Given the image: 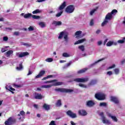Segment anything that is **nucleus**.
<instances>
[{
  "label": "nucleus",
  "mask_w": 125,
  "mask_h": 125,
  "mask_svg": "<svg viewBox=\"0 0 125 125\" xmlns=\"http://www.w3.org/2000/svg\"><path fill=\"white\" fill-rule=\"evenodd\" d=\"M118 13V10L116 9H113L111 12L108 13L107 15L105 16V19L104 21L102 23V26L104 27L105 25L108 24V22L110 20L113 19V16H115Z\"/></svg>",
  "instance_id": "nucleus-1"
},
{
  "label": "nucleus",
  "mask_w": 125,
  "mask_h": 125,
  "mask_svg": "<svg viewBox=\"0 0 125 125\" xmlns=\"http://www.w3.org/2000/svg\"><path fill=\"white\" fill-rule=\"evenodd\" d=\"M63 37L64 40V42H69V37H68V34H67L65 31L60 32L58 37V39H62Z\"/></svg>",
  "instance_id": "nucleus-2"
},
{
  "label": "nucleus",
  "mask_w": 125,
  "mask_h": 125,
  "mask_svg": "<svg viewBox=\"0 0 125 125\" xmlns=\"http://www.w3.org/2000/svg\"><path fill=\"white\" fill-rule=\"evenodd\" d=\"M66 3L64 1L60 6L59 9L61 12L56 14V17H60V16L62 15V13H63V10L65 7H66Z\"/></svg>",
  "instance_id": "nucleus-3"
},
{
  "label": "nucleus",
  "mask_w": 125,
  "mask_h": 125,
  "mask_svg": "<svg viewBox=\"0 0 125 125\" xmlns=\"http://www.w3.org/2000/svg\"><path fill=\"white\" fill-rule=\"evenodd\" d=\"M89 78L88 77H86L85 78H75L73 81L76 83H86V82H88Z\"/></svg>",
  "instance_id": "nucleus-4"
},
{
  "label": "nucleus",
  "mask_w": 125,
  "mask_h": 125,
  "mask_svg": "<svg viewBox=\"0 0 125 125\" xmlns=\"http://www.w3.org/2000/svg\"><path fill=\"white\" fill-rule=\"evenodd\" d=\"M95 97L98 100H104L106 98V95L103 93H98L95 94Z\"/></svg>",
  "instance_id": "nucleus-5"
},
{
  "label": "nucleus",
  "mask_w": 125,
  "mask_h": 125,
  "mask_svg": "<svg viewBox=\"0 0 125 125\" xmlns=\"http://www.w3.org/2000/svg\"><path fill=\"white\" fill-rule=\"evenodd\" d=\"M75 10V6L73 5H70L68 6L66 9H65V12L66 13H73L74 12V11Z\"/></svg>",
  "instance_id": "nucleus-6"
},
{
  "label": "nucleus",
  "mask_w": 125,
  "mask_h": 125,
  "mask_svg": "<svg viewBox=\"0 0 125 125\" xmlns=\"http://www.w3.org/2000/svg\"><path fill=\"white\" fill-rule=\"evenodd\" d=\"M55 91H59L60 92H73V90L71 89H65V88H57L55 89Z\"/></svg>",
  "instance_id": "nucleus-7"
},
{
  "label": "nucleus",
  "mask_w": 125,
  "mask_h": 125,
  "mask_svg": "<svg viewBox=\"0 0 125 125\" xmlns=\"http://www.w3.org/2000/svg\"><path fill=\"white\" fill-rule=\"evenodd\" d=\"M66 115L72 118V119H76V118H78V115L77 114L72 112L71 110H68L66 112Z\"/></svg>",
  "instance_id": "nucleus-8"
},
{
  "label": "nucleus",
  "mask_w": 125,
  "mask_h": 125,
  "mask_svg": "<svg viewBox=\"0 0 125 125\" xmlns=\"http://www.w3.org/2000/svg\"><path fill=\"white\" fill-rule=\"evenodd\" d=\"M16 55L17 57H19V58H22V57H25V56H28L29 55V53L28 52H19L16 53Z\"/></svg>",
  "instance_id": "nucleus-9"
},
{
  "label": "nucleus",
  "mask_w": 125,
  "mask_h": 125,
  "mask_svg": "<svg viewBox=\"0 0 125 125\" xmlns=\"http://www.w3.org/2000/svg\"><path fill=\"white\" fill-rule=\"evenodd\" d=\"M51 85L52 86H57L58 85H61L62 84V82H58L56 80H51Z\"/></svg>",
  "instance_id": "nucleus-10"
},
{
  "label": "nucleus",
  "mask_w": 125,
  "mask_h": 125,
  "mask_svg": "<svg viewBox=\"0 0 125 125\" xmlns=\"http://www.w3.org/2000/svg\"><path fill=\"white\" fill-rule=\"evenodd\" d=\"M82 34H83V32L81 30L76 31L75 33L76 39H82L83 37V36L82 35Z\"/></svg>",
  "instance_id": "nucleus-11"
},
{
  "label": "nucleus",
  "mask_w": 125,
  "mask_h": 125,
  "mask_svg": "<svg viewBox=\"0 0 125 125\" xmlns=\"http://www.w3.org/2000/svg\"><path fill=\"white\" fill-rule=\"evenodd\" d=\"M106 115L109 118H111V119H112V121H113V122H115V123H118V118H117V117L112 115V114L109 112H107Z\"/></svg>",
  "instance_id": "nucleus-12"
},
{
  "label": "nucleus",
  "mask_w": 125,
  "mask_h": 125,
  "mask_svg": "<svg viewBox=\"0 0 125 125\" xmlns=\"http://www.w3.org/2000/svg\"><path fill=\"white\" fill-rule=\"evenodd\" d=\"M14 123V120H13L11 117L9 118L4 123L5 125H11Z\"/></svg>",
  "instance_id": "nucleus-13"
},
{
  "label": "nucleus",
  "mask_w": 125,
  "mask_h": 125,
  "mask_svg": "<svg viewBox=\"0 0 125 125\" xmlns=\"http://www.w3.org/2000/svg\"><path fill=\"white\" fill-rule=\"evenodd\" d=\"M5 88L7 90H9L12 93V94H14V92L15 91V89L12 88V87L10 85H7L5 86Z\"/></svg>",
  "instance_id": "nucleus-14"
},
{
  "label": "nucleus",
  "mask_w": 125,
  "mask_h": 125,
  "mask_svg": "<svg viewBox=\"0 0 125 125\" xmlns=\"http://www.w3.org/2000/svg\"><path fill=\"white\" fill-rule=\"evenodd\" d=\"M102 121L103 123L104 124V125H110V124H111V121L107 119V118H106L105 117H103V118H102Z\"/></svg>",
  "instance_id": "nucleus-15"
},
{
  "label": "nucleus",
  "mask_w": 125,
  "mask_h": 125,
  "mask_svg": "<svg viewBox=\"0 0 125 125\" xmlns=\"http://www.w3.org/2000/svg\"><path fill=\"white\" fill-rule=\"evenodd\" d=\"M34 95L35 99H42L43 98V96L42 95V94L35 93Z\"/></svg>",
  "instance_id": "nucleus-16"
},
{
  "label": "nucleus",
  "mask_w": 125,
  "mask_h": 125,
  "mask_svg": "<svg viewBox=\"0 0 125 125\" xmlns=\"http://www.w3.org/2000/svg\"><path fill=\"white\" fill-rule=\"evenodd\" d=\"M78 114L80 115V116H86L87 115V112L83 109L80 110L78 111Z\"/></svg>",
  "instance_id": "nucleus-17"
},
{
  "label": "nucleus",
  "mask_w": 125,
  "mask_h": 125,
  "mask_svg": "<svg viewBox=\"0 0 125 125\" xmlns=\"http://www.w3.org/2000/svg\"><path fill=\"white\" fill-rule=\"evenodd\" d=\"M45 74V71L44 70H41L39 74L37 75L35 77V79H40V78H41V77H42L43 75Z\"/></svg>",
  "instance_id": "nucleus-18"
},
{
  "label": "nucleus",
  "mask_w": 125,
  "mask_h": 125,
  "mask_svg": "<svg viewBox=\"0 0 125 125\" xmlns=\"http://www.w3.org/2000/svg\"><path fill=\"white\" fill-rule=\"evenodd\" d=\"M110 99L112 102H114L115 104L119 103V99L116 97H111Z\"/></svg>",
  "instance_id": "nucleus-19"
},
{
  "label": "nucleus",
  "mask_w": 125,
  "mask_h": 125,
  "mask_svg": "<svg viewBox=\"0 0 125 125\" xmlns=\"http://www.w3.org/2000/svg\"><path fill=\"white\" fill-rule=\"evenodd\" d=\"M95 104L94 102L92 101H88L86 102V105L88 107H92V106H94Z\"/></svg>",
  "instance_id": "nucleus-20"
},
{
  "label": "nucleus",
  "mask_w": 125,
  "mask_h": 125,
  "mask_svg": "<svg viewBox=\"0 0 125 125\" xmlns=\"http://www.w3.org/2000/svg\"><path fill=\"white\" fill-rule=\"evenodd\" d=\"M38 25L41 28H44L46 27V23L44 21H39Z\"/></svg>",
  "instance_id": "nucleus-21"
},
{
  "label": "nucleus",
  "mask_w": 125,
  "mask_h": 125,
  "mask_svg": "<svg viewBox=\"0 0 125 125\" xmlns=\"http://www.w3.org/2000/svg\"><path fill=\"white\" fill-rule=\"evenodd\" d=\"M86 41V40L84 38V39H80L77 41H76L75 43L74 44H80V43H83V42H85Z\"/></svg>",
  "instance_id": "nucleus-22"
},
{
  "label": "nucleus",
  "mask_w": 125,
  "mask_h": 125,
  "mask_svg": "<svg viewBox=\"0 0 125 125\" xmlns=\"http://www.w3.org/2000/svg\"><path fill=\"white\" fill-rule=\"evenodd\" d=\"M112 45H117V42L109 41L106 43V46H112Z\"/></svg>",
  "instance_id": "nucleus-23"
},
{
  "label": "nucleus",
  "mask_w": 125,
  "mask_h": 125,
  "mask_svg": "<svg viewBox=\"0 0 125 125\" xmlns=\"http://www.w3.org/2000/svg\"><path fill=\"white\" fill-rule=\"evenodd\" d=\"M125 37H124L122 38V40H119L117 41V44H118V43H119V44H123L125 43Z\"/></svg>",
  "instance_id": "nucleus-24"
},
{
  "label": "nucleus",
  "mask_w": 125,
  "mask_h": 125,
  "mask_svg": "<svg viewBox=\"0 0 125 125\" xmlns=\"http://www.w3.org/2000/svg\"><path fill=\"white\" fill-rule=\"evenodd\" d=\"M52 24L54 25L55 26H61L62 25V22L61 21H54Z\"/></svg>",
  "instance_id": "nucleus-25"
},
{
  "label": "nucleus",
  "mask_w": 125,
  "mask_h": 125,
  "mask_svg": "<svg viewBox=\"0 0 125 125\" xmlns=\"http://www.w3.org/2000/svg\"><path fill=\"white\" fill-rule=\"evenodd\" d=\"M6 55V57H9L11 55V54H13V51L9 50L5 53Z\"/></svg>",
  "instance_id": "nucleus-26"
},
{
  "label": "nucleus",
  "mask_w": 125,
  "mask_h": 125,
  "mask_svg": "<svg viewBox=\"0 0 125 125\" xmlns=\"http://www.w3.org/2000/svg\"><path fill=\"white\" fill-rule=\"evenodd\" d=\"M43 108L45 109V110H46L47 111H48L50 108V105L47 104H44L43 105Z\"/></svg>",
  "instance_id": "nucleus-27"
},
{
  "label": "nucleus",
  "mask_w": 125,
  "mask_h": 125,
  "mask_svg": "<svg viewBox=\"0 0 125 125\" xmlns=\"http://www.w3.org/2000/svg\"><path fill=\"white\" fill-rule=\"evenodd\" d=\"M87 70V68H84L79 70L77 73L78 74H83V73H84Z\"/></svg>",
  "instance_id": "nucleus-28"
},
{
  "label": "nucleus",
  "mask_w": 125,
  "mask_h": 125,
  "mask_svg": "<svg viewBox=\"0 0 125 125\" xmlns=\"http://www.w3.org/2000/svg\"><path fill=\"white\" fill-rule=\"evenodd\" d=\"M16 69L18 71H21L23 69L22 63H20L19 65L16 67Z\"/></svg>",
  "instance_id": "nucleus-29"
},
{
  "label": "nucleus",
  "mask_w": 125,
  "mask_h": 125,
  "mask_svg": "<svg viewBox=\"0 0 125 125\" xmlns=\"http://www.w3.org/2000/svg\"><path fill=\"white\" fill-rule=\"evenodd\" d=\"M52 85L51 84L49 85H43L41 86L42 88H50L51 87Z\"/></svg>",
  "instance_id": "nucleus-30"
},
{
  "label": "nucleus",
  "mask_w": 125,
  "mask_h": 125,
  "mask_svg": "<svg viewBox=\"0 0 125 125\" xmlns=\"http://www.w3.org/2000/svg\"><path fill=\"white\" fill-rule=\"evenodd\" d=\"M21 45H24L25 46H27V47H29V46H31L32 45L31 44H29L28 43H25V42H21Z\"/></svg>",
  "instance_id": "nucleus-31"
},
{
  "label": "nucleus",
  "mask_w": 125,
  "mask_h": 125,
  "mask_svg": "<svg viewBox=\"0 0 125 125\" xmlns=\"http://www.w3.org/2000/svg\"><path fill=\"white\" fill-rule=\"evenodd\" d=\"M63 57L68 58V57H71V55H70L68 53H63L62 54Z\"/></svg>",
  "instance_id": "nucleus-32"
},
{
  "label": "nucleus",
  "mask_w": 125,
  "mask_h": 125,
  "mask_svg": "<svg viewBox=\"0 0 125 125\" xmlns=\"http://www.w3.org/2000/svg\"><path fill=\"white\" fill-rule=\"evenodd\" d=\"M23 84H14L13 86L16 87V88H21V87H23Z\"/></svg>",
  "instance_id": "nucleus-33"
},
{
  "label": "nucleus",
  "mask_w": 125,
  "mask_h": 125,
  "mask_svg": "<svg viewBox=\"0 0 125 125\" xmlns=\"http://www.w3.org/2000/svg\"><path fill=\"white\" fill-rule=\"evenodd\" d=\"M97 9H98V7H97L96 8L93 9L90 12V15H93V14L94 13V12H95V11H96V10H97Z\"/></svg>",
  "instance_id": "nucleus-34"
},
{
  "label": "nucleus",
  "mask_w": 125,
  "mask_h": 125,
  "mask_svg": "<svg viewBox=\"0 0 125 125\" xmlns=\"http://www.w3.org/2000/svg\"><path fill=\"white\" fill-rule=\"evenodd\" d=\"M31 16H32V14L28 13L24 15V18H25L26 19H27L28 18H30V17H31Z\"/></svg>",
  "instance_id": "nucleus-35"
},
{
  "label": "nucleus",
  "mask_w": 125,
  "mask_h": 125,
  "mask_svg": "<svg viewBox=\"0 0 125 125\" xmlns=\"http://www.w3.org/2000/svg\"><path fill=\"white\" fill-rule=\"evenodd\" d=\"M114 72L115 75H119L120 74V69L119 68H115L114 69Z\"/></svg>",
  "instance_id": "nucleus-36"
},
{
  "label": "nucleus",
  "mask_w": 125,
  "mask_h": 125,
  "mask_svg": "<svg viewBox=\"0 0 125 125\" xmlns=\"http://www.w3.org/2000/svg\"><path fill=\"white\" fill-rule=\"evenodd\" d=\"M61 105H62L61 100H59L56 103V106H57V107H60V106H61Z\"/></svg>",
  "instance_id": "nucleus-37"
},
{
  "label": "nucleus",
  "mask_w": 125,
  "mask_h": 125,
  "mask_svg": "<svg viewBox=\"0 0 125 125\" xmlns=\"http://www.w3.org/2000/svg\"><path fill=\"white\" fill-rule=\"evenodd\" d=\"M42 11L40 9H36V10L32 12L33 14H37V13H40Z\"/></svg>",
  "instance_id": "nucleus-38"
},
{
  "label": "nucleus",
  "mask_w": 125,
  "mask_h": 125,
  "mask_svg": "<svg viewBox=\"0 0 125 125\" xmlns=\"http://www.w3.org/2000/svg\"><path fill=\"white\" fill-rule=\"evenodd\" d=\"M45 61H46V62H48L49 63H50L51 62H52V61H53V59H52V58H48L46 59Z\"/></svg>",
  "instance_id": "nucleus-39"
},
{
  "label": "nucleus",
  "mask_w": 125,
  "mask_h": 125,
  "mask_svg": "<svg viewBox=\"0 0 125 125\" xmlns=\"http://www.w3.org/2000/svg\"><path fill=\"white\" fill-rule=\"evenodd\" d=\"M79 86H80V87H83V88H86V87H87V86L84 84H83L82 83H80L79 84Z\"/></svg>",
  "instance_id": "nucleus-40"
},
{
  "label": "nucleus",
  "mask_w": 125,
  "mask_h": 125,
  "mask_svg": "<svg viewBox=\"0 0 125 125\" xmlns=\"http://www.w3.org/2000/svg\"><path fill=\"white\" fill-rule=\"evenodd\" d=\"M115 67H116V64H113L111 66L108 67L107 68V70H111V69H114V68H115Z\"/></svg>",
  "instance_id": "nucleus-41"
},
{
  "label": "nucleus",
  "mask_w": 125,
  "mask_h": 125,
  "mask_svg": "<svg viewBox=\"0 0 125 125\" xmlns=\"http://www.w3.org/2000/svg\"><path fill=\"white\" fill-rule=\"evenodd\" d=\"M107 106V104L106 103H101L100 104V107H106Z\"/></svg>",
  "instance_id": "nucleus-42"
},
{
  "label": "nucleus",
  "mask_w": 125,
  "mask_h": 125,
  "mask_svg": "<svg viewBox=\"0 0 125 125\" xmlns=\"http://www.w3.org/2000/svg\"><path fill=\"white\" fill-rule=\"evenodd\" d=\"M31 16L33 19H40V18H41V17H40V16L32 15Z\"/></svg>",
  "instance_id": "nucleus-43"
},
{
  "label": "nucleus",
  "mask_w": 125,
  "mask_h": 125,
  "mask_svg": "<svg viewBox=\"0 0 125 125\" xmlns=\"http://www.w3.org/2000/svg\"><path fill=\"white\" fill-rule=\"evenodd\" d=\"M79 49L82 50V51H84V46L83 45H81L79 46Z\"/></svg>",
  "instance_id": "nucleus-44"
},
{
  "label": "nucleus",
  "mask_w": 125,
  "mask_h": 125,
  "mask_svg": "<svg viewBox=\"0 0 125 125\" xmlns=\"http://www.w3.org/2000/svg\"><path fill=\"white\" fill-rule=\"evenodd\" d=\"M100 61H102V59L99 60L97 61H96L94 63L91 64V66H94V65H96V64H97V63H99V62H100Z\"/></svg>",
  "instance_id": "nucleus-45"
},
{
  "label": "nucleus",
  "mask_w": 125,
  "mask_h": 125,
  "mask_svg": "<svg viewBox=\"0 0 125 125\" xmlns=\"http://www.w3.org/2000/svg\"><path fill=\"white\" fill-rule=\"evenodd\" d=\"M28 30L29 32H32V31H34V30H35V28H34V26H30L28 27Z\"/></svg>",
  "instance_id": "nucleus-46"
},
{
  "label": "nucleus",
  "mask_w": 125,
  "mask_h": 125,
  "mask_svg": "<svg viewBox=\"0 0 125 125\" xmlns=\"http://www.w3.org/2000/svg\"><path fill=\"white\" fill-rule=\"evenodd\" d=\"M112 75H113V72L111 71H107L106 72V76H112Z\"/></svg>",
  "instance_id": "nucleus-47"
},
{
  "label": "nucleus",
  "mask_w": 125,
  "mask_h": 125,
  "mask_svg": "<svg viewBox=\"0 0 125 125\" xmlns=\"http://www.w3.org/2000/svg\"><path fill=\"white\" fill-rule=\"evenodd\" d=\"M20 115L23 117V116H25V112L24 111H21L20 114H18V116H20Z\"/></svg>",
  "instance_id": "nucleus-48"
},
{
  "label": "nucleus",
  "mask_w": 125,
  "mask_h": 125,
  "mask_svg": "<svg viewBox=\"0 0 125 125\" xmlns=\"http://www.w3.org/2000/svg\"><path fill=\"white\" fill-rule=\"evenodd\" d=\"M94 25V21L93 20H91L90 22V26H93Z\"/></svg>",
  "instance_id": "nucleus-49"
},
{
  "label": "nucleus",
  "mask_w": 125,
  "mask_h": 125,
  "mask_svg": "<svg viewBox=\"0 0 125 125\" xmlns=\"http://www.w3.org/2000/svg\"><path fill=\"white\" fill-rule=\"evenodd\" d=\"M11 30H12V28H9V27L6 28L4 29V31H6V32L11 31Z\"/></svg>",
  "instance_id": "nucleus-50"
},
{
  "label": "nucleus",
  "mask_w": 125,
  "mask_h": 125,
  "mask_svg": "<svg viewBox=\"0 0 125 125\" xmlns=\"http://www.w3.org/2000/svg\"><path fill=\"white\" fill-rule=\"evenodd\" d=\"M99 115L102 117V119H103V117H105L104 116V113L103 112H100Z\"/></svg>",
  "instance_id": "nucleus-51"
},
{
  "label": "nucleus",
  "mask_w": 125,
  "mask_h": 125,
  "mask_svg": "<svg viewBox=\"0 0 125 125\" xmlns=\"http://www.w3.org/2000/svg\"><path fill=\"white\" fill-rule=\"evenodd\" d=\"M3 41H4V42H7V41H8V37H4L3 38Z\"/></svg>",
  "instance_id": "nucleus-52"
},
{
  "label": "nucleus",
  "mask_w": 125,
  "mask_h": 125,
  "mask_svg": "<svg viewBox=\"0 0 125 125\" xmlns=\"http://www.w3.org/2000/svg\"><path fill=\"white\" fill-rule=\"evenodd\" d=\"M49 125H56V124H55V121H52L49 124Z\"/></svg>",
  "instance_id": "nucleus-53"
},
{
  "label": "nucleus",
  "mask_w": 125,
  "mask_h": 125,
  "mask_svg": "<svg viewBox=\"0 0 125 125\" xmlns=\"http://www.w3.org/2000/svg\"><path fill=\"white\" fill-rule=\"evenodd\" d=\"M102 44V41H100L98 42V45H101Z\"/></svg>",
  "instance_id": "nucleus-54"
},
{
  "label": "nucleus",
  "mask_w": 125,
  "mask_h": 125,
  "mask_svg": "<svg viewBox=\"0 0 125 125\" xmlns=\"http://www.w3.org/2000/svg\"><path fill=\"white\" fill-rule=\"evenodd\" d=\"M108 39H105L104 42V45H105L106 44V42H108Z\"/></svg>",
  "instance_id": "nucleus-55"
},
{
  "label": "nucleus",
  "mask_w": 125,
  "mask_h": 125,
  "mask_svg": "<svg viewBox=\"0 0 125 125\" xmlns=\"http://www.w3.org/2000/svg\"><path fill=\"white\" fill-rule=\"evenodd\" d=\"M14 35H15V36H19V32H14Z\"/></svg>",
  "instance_id": "nucleus-56"
},
{
  "label": "nucleus",
  "mask_w": 125,
  "mask_h": 125,
  "mask_svg": "<svg viewBox=\"0 0 125 125\" xmlns=\"http://www.w3.org/2000/svg\"><path fill=\"white\" fill-rule=\"evenodd\" d=\"M34 108H35V109H39V106L38 105V104H34Z\"/></svg>",
  "instance_id": "nucleus-57"
},
{
  "label": "nucleus",
  "mask_w": 125,
  "mask_h": 125,
  "mask_svg": "<svg viewBox=\"0 0 125 125\" xmlns=\"http://www.w3.org/2000/svg\"><path fill=\"white\" fill-rule=\"evenodd\" d=\"M35 90H38V91H41V90H42V89L41 88L37 87V88H35Z\"/></svg>",
  "instance_id": "nucleus-58"
},
{
  "label": "nucleus",
  "mask_w": 125,
  "mask_h": 125,
  "mask_svg": "<svg viewBox=\"0 0 125 125\" xmlns=\"http://www.w3.org/2000/svg\"><path fill=\"white\" fill-rule=\"evenodd\" d=\"M47 79H51V78H53V75H49L47 76Z\"/></svg>",
  "instance_id": "nucleus-59"
},
{
  "label": "nucleus",
  "mask_w": 125,
  "mask_h": 125,
  "mask_svg": "<svg viewBox=\"0 0 125 125\" xmlns=\"http://www.w3.org/2000/svg\"><path fill=\"white\" fill-rule=\"evenodd\" d=\"M45 0H37V2H42V1H44Z\"/></svg>",
  "instance_id": "nucleus-60"
},
{
  "label": "nucleus",
  "mask_w": 125,
  "mask_h": 125,
  "mask_svg": "<svg viewBox=\"0 0 125 125\" xmlns=\"http://www.w3.org/2000/svg\"><path fill=\"white\" fill-rule=\"evenodd\" d=\"M32 71L29 70L28 73L27 74V76H30V75H32Z\"/></svg>",
  "instance_id": "nucleus-61"
},
{
  "label": "nucleus",
  "mask_w": 125,
  "mask_h": 125,
  "mask_svg": "<svg viewBox=\"0 0 125 125\" xmlns=\"http://www.w3.org/2000/svg\"><path fill=\"white\" fill-rule=\"evenodd\" d=\"M70 124L71 125H76V123H74L73 121H71Z\"/></svg>",
  "instance_id": "nucleus-62"
},
{
  "label": "nucleus",
  "mask_w": 125,
  "mask_h": 125,
  "mask_svg": "<svg viewBox=\"0 0 125 125\" xmlns=\"http://www.w3.org/2000/svg\"><path fill=\"white\" fill-rule=\"evenodd\" d=\"M5 51H6V50H5V49H4V48H2V49H1V52H5Z\"/></svg>",
  "instance_id": "nucleus-63"
},
{
  "label": "nucleus",
  "mask_w": 125,
  "mask_h": 125,
  "mask_svg": "<svg viewBox=\"0 0 125 125\" xmlns=\"http://www.w3.org/2000/svg\"><path fill=\"white\" fill-rule=\"evenodd\" d=\"M100 32H101V31L99 29V30H97L96 33V34H100Z\"/></svg>",
  "instance_id": "nucleus-64"
}]
</instances>
